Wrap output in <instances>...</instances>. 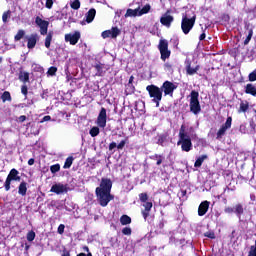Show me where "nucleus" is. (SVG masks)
Wrapping results in <instances>:
<instances>
[{
  "label": "nucleus",
  "instance_id": "nucleus-1",
  "mask_svg": "<svg viewBox=\"0 0 256 256\" xmlns=\"http://www.w3.org/2000/svg\"><path fill=\"white\" fill-rule=\"evenodd\" d=\"M111 189H113V181L109 178H102L100 186L95 189L100 207H107L115 199V196L111 194Z\"/></svg>",
  "mask_w": 256,
  "mask_h": 256
},
{
  "label": "nucleus",
  "instance_id": "nucleus-2",
  "mask_svg": "<svg viewBox=\"0 0 256 256\" xmlns=\"http://www.w3.org/2000/svg\"><path fill=\"white\" fill-rule=\"evenodd\" d=\"M195 21H197V15L193 11H186L182 14L181 29L184 35H189L193 27H195Z\"/></svg>",
  "mask_w": 256,
  "mask_h": 256
},
{
  "label": "nucleus",
  "instance_id": "nucleus-3",
  "mask_svg": "<svg viewBox=\"0 0 256 256\" xmlns=\"http://www.w3.org/2000/svg\"><path fill=\"white\" fill-rule=\"evenodd\" d=\"M180 140L178 145H181L182 151L189 153L193 149V143L191 142V137L185 133V125H182L179 131Z\"/></svg>",
  "mask_w": 256,
  "mask_h": 256
},
{
  "label": "nucleus",
  "instance_id": "nucleus-4",
  "mask_svg": "<svg viewBox=\"0 0 256 256\" xmlns=\"http://www.w3.org/2000/svg\"><path fill=\"white\" fill-rule=\"evenodd\" d=\"M146 91H148L149 97L156 104V107H159V103L163 99V90L157 85L151 84L146 87Z\"/></svg>",
  "mask_w": 256,
  "mask_h": 256
},
{
  "label": "nucleus",
  "instance_id": "nucleus-5",
  "mask_svg": "<svg viewBox=\"0 0 256 256\" xmlns=\"http://www.w3.org/2000/svg\"><path fill=\"white\" fill-rule=\"evenodd\" d=\"M190 111L193 115L201 113V103L199 102V92L192 90L190 93Z\"/></svg>",
  "mask_w": 256,
  "mask_h": 256
},
{
  "label": "nucleus",
  "instance_id": "nucleus-6",
  "mask_svg": "<svg viewBox=\"0 0 256 256\" xmlns=\"http://www.w3.org/2000/svg\"><path fill=\"white\" fill-rule=\"evenodd\" d=\"M158 51H160V59L167 61L171 57V50H169V41L160 39L158 44Z\"/></svg>",
  "mask_w": 256,
  "mask_h": 256
},
{
  "label": "nucleus",
  "instance_id": "nucleus-7",
  "mask_svg": "<svg viewBox=\"0 0 256 256\" xmlns=\"http://www.w3.org/2000/svg\"><path fill=\"white\" fill-rule=\"evenodd\" d=\"M11 181H21V176H19V170L15 168L10 170L4 183L5 191L11 190Z\"/></svg>",
  "mask_w": 256,
  "mask_h": 256
},
{
  "label": "nucleus",
  "instance_id": "nucleus-8",
  "mask_svg": "<svg viewBox=\"0 0 256 256\" xmlns=\"http://www.w3.org/2000/svg\"><path fill=\"white\" fill-rule=\"evenodd\" d=\"M160 89L163 91L165 96L169 95L170 97H173V93H174L175 89H177V85H175V83H173L169 80H166L162 84Z\"/></svg>",
  "mask_w": 256,
  "mask_h": 256
},
{
  "label": "nucleus",
  "instance_id": "nucleus-9",
  "mask_svg": "<svg viewBox=\"0 0 256 256\" xmlns=\"http://www.w3.org/2000/svg\"><path fill=\"white\" fill-rule=\"evenodd\" d=\"M121 35V29H119L117 26L112 27L110 30H105L102 32L101 37L103 39H117Z\"/></svg>",
  "mask_w": 256,
  "mask_h": 256
},
{
  "label": "nucleus",
  "instance_id": "nucleus-10",
  "mask_svg": "<svg viewBox=\"0 0 256 256\" xmlns=\"http://www.w3.org/2000/svg\"><path fill=\"white\" fill-rule=\"evenodd\" d=\"M96 123L101 129H105V127H107V109H105V107L101 108Z\"/></svg>",
  "mask_w": 256,
  "mask_h": 256
},
{
  "label": "nucleus",
  "instance_id": "nucleus-11",
  "mask_svg": "<svg viewBox=\"0 0 256 256\" xmlns=\"http://www.w3.org/2000/svg\"><path fill=\"white\" fill-rule=\"evenodd\" d=\"M233 123V118L228 116L226 122L220 127L218 132L216 133V139H221L227 133V129H231V125Z\"/></svg>",
  "mask_w": 256,
  "mask_h": 256
},
{
  "label": "nucleus",
  "instance_id": "nucleus-12",
  "mask_svg": "<svg viewBox=\"0 0 256 256\" xmlns=\"http://www.w3.org/2000/svg\"><path fill=\"white\" fill-rule=\"evenodd\" d=\"M35 23L40 28V34L47 35V31H49V21L43 20L41 17L37 16Z\"/></svg>",
  "mask_w": 256,
  "mask_h": 256
},
{
  "label": "nucleus",
  "instance_id": "nucleus-13",
  "mask_svg": "<svg viewBox=\"0 0 256 256\" xmlns=\"http://www.w3.org/2000/svg\"><path fill=\"white\" fill-rule=\"evenodd\" d=\"M79 39H81V32L79 31H75L73 34H65V41L70 43V45H77Z\"/></svg>",
  "mask_w": 256,
  "mask_h": 256
},
{
  "label": "nucleus",
  "instance_id": "nucleus-14",
  "mask_svg": "<svg viewBox=\"0 0 256 256\" xmlns=\"http://www.w3.org/2000/svg\"><path fill=\"white\" fill-rule=\"evenodd\" d=\"M69 191V188L67 185H63L61 183L52 185L50 192L56 193V195H61V193H67Z\"/></svg>",
  "mask_w": 256,
  "mask_h": 256
},
{
  "label": "nucleus",
  "instance_id": "nucleus-15",
  "mask_svg": "<svg viewBox=\"0 0 256 256\" xmlns=\"http://www.w3.org/2000/svg\"><path fill=\"white\" fill-rule=\"evenodd\" d=\"M27 39V48L28 49H35V45H37V41H39V35L37 33L31 34Z\"/></svg>",
  "mask_w": 256,
  "mask_h": 256
},
{
  "label": "nucleus",
  "instance_id": "nucleus-16",
  "mask_svg": "<svg viewBox=\"0 0 256 256\" xmlns=\"http://www.w3.org/2000/svg\"><path fill=\"white\" fill-rule=\"evenodd\" d=\"M209 205H211V202L205 200L202 201L198 207V215L199 217H203L207 214V211H209Z\"/></svg>",
  "mask_w": 256,
  "mask_h": 256
},
{
  "label": "nucleus",
  "instance_id": "nucleus-17",
  "mask_svg": "<svg viewBox=\"0 0 256 256\" xmlns=\"http://www.w3.org/2000/svg\"><path fill=\"white\" fill-rule=\"evenodd\" d=\"M93 67L96 70V77H104L105 73H107V67L101 62L95 64Z\"/></svg>",
  "mask_w": 256,
  "mask_h": 256
},
{
  "label": "nucleus",
  "instance_id": "nucleus-18",
  "mask_svg": "<svg viewBox=\"0 0 256 256\" xmlns=\"http://www.w3.org/2000/svg\"><path fill=\"white\" fill-rule=\"evenodd\" d=\"M143 207L144 209L141 211L142 217L145 221H147V218L151 213V209H153V202H144Z\"/></svg>",
  "mask_w": 256,
  "mask_h": 256
},
{
  "label": "nucleus",
  "instance_id": "nucleus-19",
  "mask_svg": "<svg viewBox=\"0 0 256 256\" xmlns=\"http://www.w3.org/2000/svg\"><path fill=\"white\" fill-rule=\"evenodd\" d=\"M185 65H186L185 69H186L187 75H195V73H197V71H199V69H201V67L199 65L192 67L191 60H186Z\"/></svg>",
  "mask_w": 256,
  "mask_h": 256
},
{
  "label": "nucleus",
  "instance_id": "nucleus-20",
  "mask_svg": "<svg viewBox=\"0 0 256 256\" xmlns=\"http://www.w3.org/2000/svg\"><path fill=\"white\" fill-rule=\"evenodd\" d=\"M173 21H175V18L172 15L164 14L160 18L161 25H163L164 27H167V28L171 27V23H173Z\"/></svg>",
  "mask_w": 256,
  "mask_h": 256
},
{
  "label": "nucleus",
  "instance_id": "nucleus-21",
  "mask_svg": "<svg viewBox=\"0 0 256 256\" xmlns=\"http://www.w3.org/2000/svg\"><path fill=\"white\" fill-rule=\"evenodd\" d=\"M150 159L152 161H156V165L159 167V165H163L165 161V155L163 154H154L150 156Z\"/></svg>",
  "mask_w": 256,
  "mask_h": 256
},
{
  "label": "nucleus",
  "instance_id": "nucleus-22",
  "mask_svg": "<svg viewBox=\"0 0 256 256\" xmlns=\"http://www.w3.org/2000/svg\"><path fill=\"white\" fill-rule=\"evenodd\" d=\"M95 15H97V10H95V8H91L86 13V23H93V21L95 19Z\"/></svg>",
  "mask_w": 256,
  "mask_h": 256
},
{
  "label": "nucleus",
  "instance_id": "nucleus-23",
  "mask_svg": "<svg viewBox=\"0 0 256 256\" xmlns=\"http://www.w3.org/2000/svg\"><path fill=\"white\" fill-rule=\"evenodd\" d=\"M19 81H21L24 85L29 83V72H25L23 70H20L19 76H18Z\"/></svg>",
  "mask_w": 256,
  "mask_h": 256
},
{
  "label": "nucleus",
  "instance_id": "nucleus-24",
  "mask_svg": "<svg viewBox=\"0 0 256 256\" xmlns=\"http://www.w3.org/2000/svg\"><path fill=\"white\" fill-rule=\"evenodd\" d=\"M246 95H252V97H256V87L253 84H247L245 86Z\"/></svg>",
  "mask_w": 256,
  "mask_h": 256
},
{
  "label": "nucleus",
  "instance_id": "nucleus-25",
  "mask_svg": "<svg viewBox=\"0 0 256 256\" xmlns=\"http://www.w3.org/2000/svg\"><path fill=\"white\" fill-rule=\"evenodd\" d=\"M18 193L22 196L25 197L27 195V182L22 181L19 186H18Z\"/></svg>",
  "mask_w": 256,
  "mask_h": 256
},
{
  "label": "nucleus",
  "instance_id": "nucleus-26",
  "mask_svg": "<svg viewBox=\"0 0 256 256\" xmlns=\"http://www.w3.org/2000/svg\"><path fill=\"white\" fill-rule=\"evenodd\" d=\"M139 9L140 7L135 9L128 8L125 17H139Z\"/></svg>",
  "mask_w": 256,
  "mask_h": 256
},
{
  "label": "nucleus",
  "instance_id": "nucleus-27",
  "mask_svg": "<svg viewBox=\"0 0 256 256\" xmlns=\"http://www.w3.org/2000/svg\"><path fill=\"white\" fill-rule=\"evenodd\" d=\"M53 41V31H50L46 34L44 45L46 49H49L51 47V42Z\"/></svg>",
  "mask_w": 256,
  "mask_h": 256
},
{
  "label": "nucleus",
  "instance_id": "nucleus-28",
  "mask_svg": "<svg viewBox=\"0 0 256 256\" xmlns=\"http://www.w3.org/2000/svg\"><path fill=\"white\" fill-rule=\"evenodd\" d=\"M1 100H2V103H7V101L11 103V101H13V98L11 97V92L4 91L3 94L1 95Z\"/></svg>",
  "mask_w": 256,
  "mask_h": 256
},
{
  "label": "nucleus",
  "instance_id": "nucleus-29",
  "mask_svg": "<svg viewBox=\"0 0 256 256\" xmlns=\"http://www.w3.org/2000/svg\"><path fill=\"white\" fill-rule=\"evenodd\" d=\"M205 159H208L207 154H204V155L198 157L194 163V167H196V168L201 167V165H203V162L205 161Z\"/></svg>",
  "mask_w": 256,
  "mask_h": 256
},
{
  "label": "nucleus",
  "instance_id": "nucleus-30",
  "mask_svg": "<svg viewBox=\"0 0 256 256\" xmlns=\"http://www.w3.org/2000/svg\"><path fill=\"white\" fill-rule=\"evenodd\" d=\"M120 223L121 225H131V218L129 215L124 214L120 217Z\"/></svg>",
  "mask_w": 256,
  "mask_h": 256
},
{
  "label": "nucleus",
  "instance_id": "nucleus-31",
  "mask_svg": "<svg viewBox=\"0 0 256 256\" xmlns=\"http://www.w3.org/2000/svg\"><path fill=\"white\" fill-rule=\"evenodd\" d=\"M150 11H151V5L146 4L142 9L140 8L138 10L139 17H141V15H147V13H149Z\"/></svg>",
  "mask_w": 256,
  "mask_h": 256
},
{
  "label": "nucleus",
  "instance_id": "nucleus-32",
  "mask_svg": "<svg viewBox=\"0 0 256 256\" xmlns=\"http://www.w3.org/2000/svg\"><path fill=\"white\" fill-rule=\"evenodd\" d=\"M74 160L75 158H73V156L66 158L63 169H71V165H73Z\"/></svg>",
  "mask_w": 256,
  "mask_h": 256
},
{
  "label": "nucleus",
  "instance_id": "nucleus-33",
  "mask_svg": "<svg viewBox=\"0 0 256 256\" xmlns=\"http://www.w3.org/2000/svg\"><path fill=\"white\" fill-rule=\"evenodd\" d=\"M234 213H236V215H237L238 217H241V215H243V213H244L243 205H241V204H236V205H235Z\"/></svg>",
  "mask_w": 256,
  "mask_h": 256
},
{
  "label": "nucleus",
  "instance_id": "nucleus-34",
  "mask_svg": "<svg viewBox=\"0 0 256 256\" xmlns=\"http://www.w3.org/2000/svg\"><path fill=\"white\" fill-rule=\"evenodd\" d=\"M249 110V102H241L240 103V109L239 112L241 113H247V111Z\"/></svg>",
  "mask_w": 256,
  "mask_h": 256
},
{
  "label": "nucleus",
  "instance_id": "nucleus-35",
  "mask_svg": "<svg viewBox=\"0 0 256 256\" xmlns=\"http://www.w3.org/2000/svg\"><path fill=\"white\" fill-rule=\"evenodd\" d=\"M25 37V30H18L17 34L14 36V41H21Z\"/></svg>",
  "mask_w": 256,
  "mask_h": 256
},
{
  "label": "nucleus",
  "instance_id": "nucleus-36",
  "mask_svg": "<svg viewBox=\"0 0 256 256\" xmlns=\"http://www.w3.org/2000/svg\"><path fill=\"white\" fill-rule=\"evenodd\" d=\"M100 133L99 127L94 126L90 129L89 134L91 135V137H97Z\"/></svg>",
  "mask_w": 256,
  "mask_h": 256
},
{
  "label": "nucleus",
  "instance_id": "nucleus-37",
  "mask_svg": "<svg viewBox=\"0 0 256 256\" xmlns=\"http://www.w3.org/2000/svg\"><path fill=\"white\" fill-rule=\"evenodd\" d=\"M71 9H74L75 11L81 9V2L79 0H74L71 4H70Z\"/></svg>",
  "mask_w": 256,
  "mask_h": 256
},
{
  "label": "nucleus",
  "instance_id": "nucleus-38",
  "mask_svg": "<svg viewBox=\"0 0 256 256\" xmlns=\"http://www.w3.org/2000/svg\"><path fill=\"white\" fill-rule=\"evenodd\" d=\"M50 171L54 175H55V173H59V171H61V165L60 164H54V165L50 166Z\"/></svg>",
  "mask_w": 256,
  "mask_h": 256
},
{
  "label": "nucleus",
  "instance_id": "nucleus-39",
  "mask_svg": "<svg viewBox=\"0 0 256 256\" xmlns=\"http://www.w3.org/2000/svg\"><path fill=\"white\" fill-rule=\"evenodd\" d=\"M139 200L141 201V203H147V201H149V195L146 192L140 193Z\"/></svg>",
  "mask_w": 256,
  "mask_h": 256
},
{
  "label": "nucleus",
  "instance_id": "nucleus-40",
  "mask_svg": "<svg viewBox=\"0 0 256 256\" xmlns=\"http://www.w3.org/2000/svg\"><path fill=\"white\" fill-rule=\"evenodd\" d=\"M9 18H11V10H8V11L3 13V15H2L3 23H7Z\"/></svg>",
  "mask_w": 256,
  "mask_h": 256
},
{
  "label": "nucleus",
  "instance_id": "nucleus-41",
  "mask_svg": "<svg viewBox=\"0 0 256 256\" xmlns=\"http://www.w3.org/2000/svg\"><path fill=\"white\" fill-rule=\"evenodd\" d=\"M252 37H253V28L249 30L248 35L244 40V45H249V41H251Z\"/></svg>",
  "mask_w": 256,
  "mask_h": 256
},
{
  "label": "nucleus",
  "instance_id": "nucleus-42",
  "mask_svg": "<svg viewBox=\"0 0 256 256\" xmlns=\"http://www.w3.org/2000/svg\"><path fill=\"white\" fill-rule=\"evenodd\" d=\"M27 241H35V232L33 230L29 231L26 236Z\"/></svg>",
  "mask_w": 256,
  "mask_h": 256
},
{
  "label": "nucleus",
  "instance_id": "nucleus-43",
  "mask_svg": "<svg viewBox=\"0 0 256 256\" xmlns=\"http://www.w3.org/2000/svg\"><path fill=\"white\" fill-rule=\"evenodd\" d=\"M21 93L24 95L25 99H27V95L29 94V88L26 86V84H23L21 86Z\"/></svg>",
  "mask_w": 256,
  "mask_h": 256
},
{
  "label": "nucleus",
  "instance_id": "nucleus-44",
  "mask_svg": "<svg viewBox=\"0 0 256 256\" xmlns=\"http://www.w3.org/2000/svg\"><path fill=\"white\" fill-rule=\"evenodd\" d=\"M56 73H57V67L55 66L50 67L47 71V75H50V77H54Z\"/></svg>",
  "mask_w": 256,
  "mask_h": 256
},
{
  "label": "nucleus",
  "instance_id": "nucleus-45",
  "mask_svg": "<svg viewBox=\"0 0 256 256\" xmlns=\"http://www.w3.org/2000/svg\"><path fill=\"white\" fill-rule=\"evenodd\" d=\"M165 71H168L169 73H173V64L166 62L164 64Z\"/></svg>",
  "mask_w": 256,
  "mask_h": 256
},
{
  "label": "nucleus",
  "instance_id": "nucleus-46",
  "mask_svg": "<svg viewBox=\"0 0 256 256\" xmlns=\"http://www.w3.org/2000/svg\"><path fill=\"white\" fill-rule=\"evenodd\" d=\"M125 145H127V138L125 140H121L120 143L117 145L118 151H121L125 148Z\"/></svg>",
  "mask_w": 256,
  "mask_h": 256
},
{
  "label": "nucleus",
  "instance_id": "nucleus-47",
  "mask_svg": "<svg viewBox=\"0 0 256 256\" xmlns=\"http://www.w3.org/2000/svg\"><path fill=\"white\" fill-rule=\"evenodd\" d=\"M204 237H208V239H215V232L213 231H208L204 233Z\"/></svg>",
  "mask_w": 256,
  "mask_h": 256
},
{
  "label": "nucleus",
  "instance_id": "nucleus-48",
  "mask_svg": "<svg viewBox=\"0 0 256 256\" xmlns=\"http://www.w3.org/2000/svg\"><path fill=\"white\" fill-rule=\"evenodd\" d=\"M248 79L251 82L256 81V69L248 75Z\"/></svg>",
  "mask_w": 256,
  "mask_h": 256
},
{
  "label": "nucleus",
  "instance_id": "nucleus-49",
  "mask_svg": "<svg viewBox=\"0 0 256 256\" xmlns=\"http://www.w3.org/2000/svg\"><path fill=\"white\" fill-rule=\"evenodd\" d=\"M122 233L124 234V235H131V233H133V230H131V227H124L123 229H122Z\"/></svg>",
  "mask_w": 256,
  "mask_h": 256
},
{
  "label": "nucleus",
  "instance_id": "nucleus-50",
  "mask_svg": "<svg viewBox=\"0 0 256 256\" xmlns=\"http://www.w3.org/2000/svg\"><path fill=\"white\" fill-rule=\"evenodd\" d=\"M57 233H58L59 235H63V233H65V225H64V224H60V225L58 226Z\"/></svg>",
  "mask_w": 256,
  "mask_h": 256
},
{
  "label": "nucleus",
  "instance_id": "nucleus-51",
  "mask_svg": "<svg viewBox=\"0 0 256 256\" xmlns=\"http://www.w3.org/2000/svg\"><path fill=\"white\" fill-rule=\"evenodd\" d=\"M45 7L46 9H53V0H46Z\"/></svg>",
  "mask_w": 256,
  "mask_h": 256
},
{
  "label": "nucleus",
  "instance_id": "nucleus-52",
  "mask_svg": "<svg viewBox=\"0 0 256 256\" xmlns=\"http://www.w3.org/2000/svg\"><path fill=\"white\" fill-rule=\"evenodd\" d=\"M126 93H134L135 92V86H133L132 84L129 85V88L127 89V85H126Z\"/></svg>",
  "mask_w": 256,
  "mask_h": 256
},
{
  "label": "nucleus",
  "instance_id": "nucleus-53",
  "mask_svg": "<svg viewBox=\"0 0 256 256\" xmlns=\"http://www.w3.org/2000/svg\"><path fill=\"white\" fill-rule=\"evenodd\" d=\"M224 213H228V214L235 213V209L233 207H226L224 209Z\"/></svg>",
  "mask_w": 256,
  "mask_h": 256
},
{
  "label": "nucleus",
  "instance_id": "nucleus-54",
  "mask_svg": "<svg viewBox=\"0 0 256 256\" xmlns=\"http://www.w3.org/2000/svg\"><path fill=\"white\" fill-rule=\"evenodd\" d=\"M18 121H19V123H25V121H27V116L21 115V116L18 118Z\"/></svg>",
  "mask_w": 256,
  "mask_h": 256
},
{
  "label": "nucleus",
  "instance_id": "nucleus-55",
  "mask_svg": "<svg viewBox=\"0 0 256 256\" xmlns=\"http://www.w3.org/2000/svg\"><path fill=\"white\" fill-rule=\"evenodd\" d=\"M117 147V143L116 142H111L109 144V151H113V149H115Z\"/></svg>",
  "mask_w": 256,
  "mask_h": 256
},
{
  "label": "nucleus",
  "instance_id": "nucleus-56",
  "mask_svg": "<svg viewBox=\"0 0 256 256\" xmlns=\"http://www.w3.org/2000/svg\"><path fill=\"white\" fill-rule=\"evenodd\" d=\"M135 80V77H133V76H130V78H129V81H128V84H127V89H129V85H133V81Z\"/></svg>",
  "mask_w": 256,
  "mask_h": 256
},
{
  "label": "nucleus",
  "instance_id": "nucleus-57",
  "mask_svg": "<svg viewBox=\"0 0 256 256\" xmlns=\"http://www.w3.org/2000/svg\"><path fill=\"white\" fill-rule=\"evenodd\" d=\"M205 37H207V34H205V32H203L200 37H199V41H205Z\"/></svg>",
  "mask_w": 256,
  "mask_h": 256
},
{
  "label": "nucleus",
  "instance_id": "nucleus-58",
  "mask_svg": "<svg viewBox=\"0 0 256 256\" xmlns=\"http://www.w3.org/2000/svg\"><path fill=\"white\" fill-rule=\"evenodd\" d=\"M28 165H35V158H30L29 160H28Z\"/></svg>",
  "mask_w": 256,
  "mask_h": 256
},
{
  "label": "nucleus",
  "instance_id": "nucleus-59",
  "mask_svg": "<svg viewBox=\"0 0 256 256\" xmlns=\"http://www.w3.org/2000/svg\"><path fill=\"white\" fill-rule=\"evenodd\" d=\"M50 119H51V116H49V115L44 116L43 119H42V122L49 121Z\"/></svg>",
  "mask_w": 256,
  "mask_h": 256
},
{
  "label": "nucleus",
  "instance_id": "nucleus-60",
  "mask_svg": "<svg viewBox=\"0 0 256 256\" xmlns=\"http://www.w3.org/2000/svg\"><path fill=\"white\" fill-rule=\"evenodd\" d=\"M62 256H71V253L67 250L64 251V253L62 254Z\"/></svg>",
  "mask_w": 256,
  "mask_h": 256
},
{
  "label": "nucleus",
  "instance_id": "nucleus-61",
  "mask_svg": "<svg viewBox=\"0 0 256 256\" xmlns=\"http://www.w3.org/2000/svg\"><path fill=\"white\" fill-rule=\"evenodd\" d=\"M83 251H86V253H89V246H83Z\"/></svg>",
  "mask_w": 256,
  "mask_h": 256
},
{
  "label": "nucleus",
  "instance_id": "nucleus-62",
  "mask_svg": "<svg viewBox=\"0 0 256 256\" xmlns=\"http://www.w3.org/2000/svg\"><path fill=\"white\" fill-rule=\"evenodd\" d=\"M77 256H86V254L85 253H79Z\"/></svg>",
  "mask_w": 256,
  "mask_h": 256
},
{
  "label": "nucleus",
  "instance_id": "nucleus-63",
  "mask_svg": "<svg viewBox=\"0 0 256 256\" xmlns=\"http://www.w3.org/2000/svg\"><path fill=\"white\" fill-rule=\"evenodd\" d=\"M182 195H183V196L187 195V191H185V190L182 191Z\"/></svg>",
  "mask_w": 256,
  "mask_h": 256
},
{
  "label": "nucleus",
  "instance_id": "nucleus-64",
  "mask_svg": "<svg viewBox=\"0 0 256 256\" xmlns=\"http://www.w3.org/2000/svg\"><path fill=\"white\" fill-rule=\"evenodd\" d=\"M86 256H93V254L91 252H88Z\"/></svg>",
  "mask_w": 256,
  "mask_h": 256
}]
</instances>
